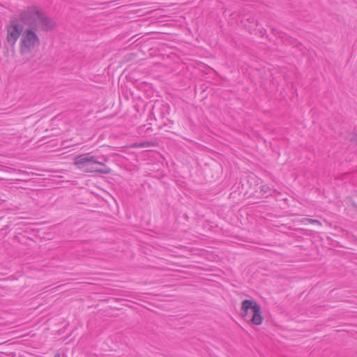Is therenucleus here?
I'll list each match as a JSON object with an SVG mask.
<instances>
[{
  "instance_id": "obj_2",
  "label": "nucleus",
  "mask_w": 357,
  "mask_h": 357,
  "mask_svg": "<svg viewBox=\"0 0 357 357\" xmlns=\"http://www.w3.org/2000/svg\"><path fill=\"white\" fill-rule=\"evenodd\" d=\"M74 165L86 173L96 172L108 174L111 172L109 167H106L103 162L98 161L96 155L90 153L82 154L75 157Z\"/></svg>"
},
{
  "instance_id": "obj_6",
  "label": "nucleus",
  "mask_w": 357,
  "mask_h": 357,
  "mask_svg": "<svg viewBox=\"0 0 357 357\" xmlns=\"http://www.w3.org/2000/svg\"><path fill=\"white\" fill-rule=\"evenodd\" d=\"M305 220L307 222L312 223V224H316V225H321V223L319 220H317L307 218V219H305Z\"/></svg>"
},
{
  "instance_id": "obj_1",
  "label": "nucleus",
  "mask_w": 357,
  "mask_h": 357,
  "mask_svg": "<svg viewBox=\"0 0 357 357\" xmlns=\"http://www.w3.org/2000/svg\"><path fill=\"white\" fill-rule=\"evenodd\" d=\"M20 20L27 28L24 31L20 42V52L22 56L31 54L40 44L36 31L48 32L56 26L55 21L37 6H29L20 14Z\"/></svg>"
},
{
  "instance_id": "obj_5",
  "label": "nucleus",
  "mask_w": 357,
  "mask_h": 357,
  "mask_svg": "<svg viewBox=\"0 0 357 357\" xmlns=\"http://www.w3.org/2000/svg\"><path fill=\"white\" fill-rule=\"evenodd\" d=\"M261 188V192L263 193V195H265L266 196H268L269 195H271V189L269 188V186L265 185H261L260 187Z\"/></svg>"
},
{
  "instance_id": "obj_7",
  "label": "nucleus",
  "mask_w": 357,
  "mask_h": 357,
  "mask_svg": "<svg viewBox=\"0 0 357 357\" xmlns=\"http://www.w3.org/2000/svg\"><path fill=\"white\" fill-rule=\"evenodd\" d=\"M148 145H149V143H146V144L144 143H142V144H140L138 146L144 147V146H148Z\"/></svg>"
},
{
  "instance_id": "obj_8",
  "label": "nucleus",
  "mask_w": 357,
  "mask_h": 357,
  "mask_svg": "<svg viewBox=\"0 0 357 357\" xmlns=\"http://www.w3.org/2000/svg\"><path fill=\"white\" fill-rule=\"evenodd\" d=\"M54 357H61L60 354L57 352Z\"/></svg>"
},
{
  "instance_id": "obj_3",
  "label": "nucleus",
  "mask_w": 357,
  "mask_h": 357,
  "mask_svg": "<svg viewBox=\"0 0 357 357\" xmlns=\"http://www.w3.org/2000/svg\"><path fill=\"white\" fill-rule=\"evenodd\" d=\"M250 313L252 314L250 321L255 325H260L263 321L260 305L254 300H243L241 303V314L246 317Z\"/></svg>"
},
{
  "instance_id": "obj_4",
  "label": "nucleus",
  "mask_w": 357,
  "mask_h": 357,
  "mask_svg": "<svg viewBox=\"0 0 357 357\" xmlns=\"http://www.w3.org/2000/svg\"><path fill=\"white\" fill-rule=\"evenodd\" d=\"M20 18H12L9 23L6 25V40L8 43L14 47L18 38L23 33V24L19 23Z\"/></svg>"
}]
</instances>
